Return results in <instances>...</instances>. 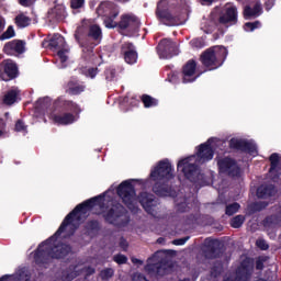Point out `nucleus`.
I'll return each instance as SVG.
<instances>
[{
  "mask_svg": "<svg viewBox=\"0 0 281 281\" xmlns=\"http://www.w3.org/2000/svg\"><path fill=\"white\" fill-rule=\"evenodd\" d=\"M104 196L105 194L102 193L90 198L78 204L69 214H67L55 234L38 245L33 257L35 265L43 267V265H49L52 260H65L74 249L71 245L60 243L53 247L52 243L58 240L60 235L65 234L69 225L74 227V222L80 223L82 218H87V214H89L93 207L97 205L101 209L104 207Z\"/></svg>",
  "mask_w": 281,
  "mask_h": 281,
  "instance_id": "1",
  "label": "nucleus"
},
{
  "mask_svg": "<svg viewBox=\"0 0 281 281\" xmlns=\"http://www.w3.org/2000/svg\"><path fill=\"white\" fill-rule=\"evenodd\" d=\"M213 143L214 138H209L205 143H202L196 147L194 156H189L178 162V170L182 172L184 179L191 183L205 186V173H201V169H199L198 164H207V161H212L214 159V147H212Z\"/></svg>",
  "mask_w": 281,
  "mask_h": 281,
  "instance_id": "2",
  "label": "nucleus"
},
{
  "mask_svg": "<svg viewBox=\"0 0 281 281\" xmlns=\"http://www.w3.org/2000/svg\"><path fill=\"white\" fill-rule=\"evenodd\" d=\"M135 181H139L136 179H128L122 181L116 188V194L121 199L122 203L130 210V212H139V206H137V201L140 203L143 210L147 214L155 216L156 207H157V198L155 194L149 193L148 191H142L137 195V191L135 190Z\"/></svg>",
  "mask_w": 281,
  "mask_h": 281,
  "instance_id": "3",
  "label": "nucleus"
},
{
  "mask_svg": "<svg viewBox=\"0 0 281 281\" xmlns=\"http://www.w3.org/2000/svg\"><path fill=\"white\" fill-rule=\"evenodd\" d=\"M175 168L168 159L160 160L155 169L150 172V179L155 181L151 190L156 196H177V191L172 188L175 179Z\"/></svg>",
  "mask_w": 281,
  "mask_h": 281,
  "instance_id": "4",
  "label": "nucleus"
},
{
  "mask_svg": "<svg viewBox=\"0 0 281 281\" xmlns=\"http://www.w3.org/2000/svg\"><path fill=\"white\" fill-rule=\"evenodd\" d=\"M75 40L82 47L85 60L91 63L95 58L93 49L102 43V27L98 24H91L89 27L78 26L75 31Z\"/></svg>",
  "mask_w": 281,
  "mask_h": 281,
  "instance_id": "5",
  "label": "nucleus"
},
{
  "mask_svg": "<svg viewBox=\"0 0 281 281\" xmlns=\"http://www.w3.org/2000/svg\"><path fill=\"white\" fill-rule=\"evenodd\" d=\"M155 15L162 25L168 27L186 23V13H183V8L180 5L179 0H160L157 3Z\"/></svg>",
  "mask_w": 281,
  "mask_h": 281,
  "instance_id": "6",
  "label": "nucleus"
},
{
  "mask_svg": "<svg viewBox=\"0 0 281 281\" xmlns=\"http://www.w3.org/2000/svg\"><path fill=\"white\" fill-rule=\"evenodd\" d=\"M227 54L228 52L224 46H212L203 50L200 55V63L205 68L204 74L223 67L225 60H227Z\"/></svg>",
  "mask_w": 281,
  "mask_h": 281,
  "instance_id": "7",
  "label": "nucleus"
},
{
  "mask_svg": "<svg viewBox=\"0 0 281 281\" xmlns=\"http://www.w3.org/2000/svg\"><path fill=\"white\" fill-rule=\"evenodd\" d=\"M97 216L102 215L103 221L108 225L114 227H126L131 223V216L126 214V209L120 202L112 203V206L108 211L95 213Z\"/></svg>",
  "mask_w": 281,
  "mask_h": 281,
  "instance_id": "8",
  "label": "nucleus"
},
{
  "mask_svg": "<svg viewBox=\"0 0 281 281\" xmlns=\"http://www.w3.org/2000/svg\"><path fill=\"white\" fill-rule=\"evenodd\" d=\"M98 16L103 18V25L108 30H115V20L120 16V8L111 1H103L97 8Z\"/></svg>",
  "mask_w": 281,
  "mask_h": 281,
  "instance_id": "9",
  "label": "nucleus"
},
{
  "mask_svg": "<svg viewBox=\"0 0 281 281\" xmlns=\"http://www.w3.org/2000/svg\"><path fill=\"white\" fill-rule=\"evenodd\" d=\"M254 276V258L246 257L235 270V278L228 277L224 281H249Z\"/></svg>",
  "mask_w": 281,
  "mask_h": 281,
  "instance_id": "10",
  "label": "nucleus"
},
{
  "mask_svg": "<svg viewBox=\"0 0 281 281\" xmlns=\"http://www.w3.org/2000/svg\"><path fill=\"white\" fill-rule=\"evenodd\" d=\"M203 254L209 260H216V258H222L225 254V248L221 240L206 238L204 240Z\"/></svg>",
  "mask_w": 281,
  "mask_h": 281,
  "instance_id": "11",
  "label": "nucleus"
},
{
  "mask_svg": "<svg viewBox=\"0 0 281 281\" xmlns=\"http://www.w3.org/2000/svg\"><path fill=\"white\" fill-rule=\"evenodd\" d=\"M155 258H157V254L153 255L147 259L145 271L150 276H166L168 273V270L170 269V263H168L166 259L157 261L155 260Z\"/></svg>",
  "mask_w": 281,
  "mask_h": 281,
  "instance_id": "12",
  "label": "nucleus"
},
{
  "mask_svg": "<svg viewBox=\"0 0 281 281\" xmlns=\"http://www.w3.org/2000/svg\"><path fill=\"white\" fill-rule=\"evenodd\" d=\"M217 168L222 175H227L228 177H240V167L236 159L232 157L217 159Z\"/></svg>",
  "mask_w": 281,
  "mask_h": 281,
  "instance_id": "13",
  "label": "nucleus"
},
{
  "mask_svg": "<svg viewBox=\"0 0 281 281\" xmlns=\"http://www.w3.org/2000/svg\"><path fill=\"white\" fill-rule=\"evenodd\" d=\"M157 54L160 58H172L175 56H179V48L177 47V43H175L170 38H162L157 47Z\"/></svg>",
  "mask_w": 281,
  "mask_h": 281,
  "instance_id": "14",
  "label": "nucleus"
},
{
  "mask_svg": "<svg viewBox=\"0 0 281 281\" xmlns=\"http://www.w3.org/2000/svg\"><path fill=\"white\" fill-rule=\"evenodd\" d=\"M205 71L196 69V60L189 59L182 67V82L188 85L190 82H195L198 78H201Z\"/></svg>",
  "mask_w": 281,
  "mask_h": 281,
  "instance_id": "15",
  "label": "nucleus"
},
{
  "mask_svg": "<svg viewBox=\"0 0 281 281\" xmlns=\"http://www.w3.org/2000/svg\"><path fill=\"white\" fill-rule=\"evenodd\" d=\"M142 22L135 14L126 13L121 15L119 22L115 21V27L119 30H127L128 32H137Z\"/></svg>",
  "mask_w": 281,
  "mask_h": 281,
  "instance_id": "16",
  "label": "nucleus"
},
{
  "mask_svg": "<svg viewBox=\"0 0 281 281\" xmlns=\"http://www.w3.org/2000/svg\"><path fill=\"white\" fill-rule=\"evenodd\" d=\"M228 146L233 150H240V153H247L248 155L258 154V147H256V144L249 140L231 138V140L228 142Z\"/></svg>",
  "mask_w": 281,
  "mask_h": 281,
  "instance_id": "17",
  "label": "nucleus"
},
{
  "mask_svg": "<svg viewBox=\"0 0 281 281\" xmlns=\"http://www.w3.org/2000/svg\"><path fill=\"white\" fill-rule=\"evenodd\" d=\"M218 23L224 27L236 25L238 23V8L236 5L226 8L225 12L220 15Z\"/></svg>",
  "mask_w": 281,
  "mask_h": 281,
  "instance_id": "18",
  "label": "nucleus"
},
{
  "mask_svg": "<svg viewBox=\"0 0 281 281\" xmlns=\"http://www.w3.org/2000/svg\"><path fill=\"white\" fill-rule=\"evenodd\" d=\"M19 76V66H16L12 60H7L2 66H0V78L4 82L14 80Z\"/></svg>",
  "mask_w": 281,
  "mask_h": 281,
  "instance_id": "19",
  "label": "nucleus"
},
{
  "mask_svg": "<svg viewBox=\"0 0 281 281\" xmlns=\"http://www.w3.org/2000/svg\"><path fill=\"white\" fill-rule=\"evenodd\" d=\"M121 54L124 56L125 63L127 65H135L137 63V50L135 49V45L131 42H125L121 46Z\"/></svg>",
  "mask_w": 281,
  "mask_h": 281,
  "instance_id": "20",
  "label": "nucleus"
},
{
  "mask_svg": "<svg viewBox=\"0 0 281 281\" xmlns=\"http://www.w3.org/2000/svg\"><path fill=\"white\" fill-rule=\"evenodd\" d=\"M4 54L8 56H14L15 54L25 53V42L22 40H13L8 42L3 47Z\"/></svg>",
  "mask_w": 281,
  "mask_h": 281,
  "instance_id": "21",
  "label": "nucleus"
},
{
  "mask_svg": "<svg viewBox=\"0 0 281 281\" xmlns=\"http://www.w3.org/2000/svg\"><path fill=\"white\" fill-rule=\"evenodd\" d=\"M55 109H63V111H70V113H80V105L78 103L66 100L65 97H58L54 102Z\"/></svg>",
  "mask_w": 281,
  "mask_h": 281,
  "instance_id": "22",
  "label": "nucleus"
},
{
  "mask_svg": "<svg viewBox=\"0 0 281 281\" xmlns=\"http://www.w3.org/2000/svg\"><path fill=\"white\" fill-rule=\"evenodd\" d=\"M270 169L269 175L273 180L280 179V155L278 153H273L269 157Z\"/></svg>",
  "mask_w": 281,
  "mask_h": 281,
  "instance_id": "23",
  "label": "nucleus"
},
{
  "mask_svg": "<svg viewBox=\"0 0 281 281\" xmlns=\"http://www.w3.org/2000/svg\"><path fill=\"white\" fill-rule=\"evenodd\" d=\"M53 121L59 126H69V124H74L76 122V115H74L71 112L55 114L53 115Z\"/></svg>",
  "mask_w": 281,
  "mask_h": 281,
  "instance_id": "24",
  "label": "nucleus"
},
{
  "mask_svg": "<svg viewBox=\"0 0 281 281\" xmlns=\"http://www.w3.org/2000/svg\"><path fill=\"white\" fill-rule=\"evenodd\" d=\"M85 89H87V87L80 83V81L70 79L67 83L66 93H68V95H80V93L85 92Z\"/></svg>",
  "mask_w": 281,
  "mask_h": 281,
  "instance_id": "25",
  "label": "nucleus"
},
{
  "mask_svg": "<svg viewBox=\"0 0 281 281\" xmlns=\"http://www.w3.org/2000/svg\"><path fill=\"white\" fill-rule=\"evenodd\" d=\"M276 194V186L273 184H261L257 189L258 199H269Z\"/></svg>",
  "mask_w": 281,
  "mask_h": 281,
  "instance_id": "26",
  "label": "nucleus"
},
{
  "mask_svg": "<svg viewBox=\"0 0 281 281\" xmlns=\"http://www.w3.org/2000/svg\"><path fill=\"white\" fill-rule=\"evenodd\" d=\"M259 14H262V5L256 3L254 8L246 5L244 9L245 19H256Z\"/></svg>",
  "mask_w": 281,
  "mask_h": 281,
  "instance_id": "27",
  "label": "nucleus"
},
{
  "mask_svg": "<svg viewBox=\"0 0 281 281\" xmlns=\"http://www.w3.org/2000/svg\"><path fill=\"white\" fill-rule=\"evenodd\" d=\"M48 49H60L65 47V37L60 34H54L52 38L47 42Z\"/></svg>",
  "mask_w": 281,
  "mask_h": 281,
  "instance_id": "28",
  "label": "nucleus"
},
{
  "mask_svg": "<svg viewBox=\"0 0 281 281\" xmlns=\"http://www.w3.org/2000/svg\"><path fill=\"white\" fill-rule=\"evenodd\" d=\"M265 227H281V213L272 214L263 220Z\"/></svg>",
  "mask_w": 281,
  "mask_h": 281,
  "instance_id": "29",
  "label": "nucleus"
},
{
  "mask_svg": "<svg viewBox=\"0 0 281 281\" xmlns=\"http://www.w3.org/2000/svg\"><path fill=\"white\" fill-rule=\"evenodd\" d=\"M85 228L88 236H91V234H98L101 229L100 222L98 220H90L87 222Z\"/></svg>",
  "mask_w": 281,
  "mask_h": 281,
  "instance_id": "30",
  "label": "nucleus"
},
{
  "mask_svg": "<svg viewBox=\"0 0 281 281\" xmlns=\"http://www.w3.org/2000/svg\"><path fill=\"white\" fill-rule=\"evenodd\" d=\"M16 98H19V91L9 90L3 97V104L7 106H12V104L16 102Z\"/></svg>",
  "mask_w": 281,
  "mask_h": 281,
  "instance_id": "31",
  "label": "nucleus"
},
{
  "mask_svg": "<svg viewBox=\"0 0 281 281\" xmlns=\"http://www.w3.org/2000/svg\"><path fill=\"white\" fill-rule=\"evenodd\" d=\"M140 100L145 106V109H150L153 106H157V104H159V101L153 97H150L149 94H143L140 97Z\"/></svg>",
  "mask_w": 281,
  "mask_h": 281,
  "instance_id": "32",
  "label": "nucleus"
},
{
  "mask_svg": "<svg viewBox=\"0 0 281 281\" xmlns=\"http://www.w3.org/2000/svg\"><path fill=\"white\" fill-rule=\"evenodd\" d=\"M31 21L32 20L30 19V16H26L23 13H20L15 16V25L18 27H27V25H30Z\"/></svg>",
  "mask_w": 281,
  "mask_h": 281,
  "instance_id": "33",
  "label": "nucleus"
},
{
  "mask_svg": "<svg viewBox=\"0 0 281 281\" xmlns=\"http://www.w3.org/2000/svg\"><path fill=\"white\" fill-rule=\"evenodd\" d=\"M76 266L71 268H69V270H66L61 273V280L63 281H72L76 280V278H78V272L75 270Z\"/></svg>",
  "mask_w": 281,
  "mask_h": 281,
  "instance_id": "34",
  "label": "nucleus"
},
{
  "mask_svg": "<svg viewBox=\"0 0 281 281\" xmlns=\"http://www.w3.org/2000/svg\"><path fill=\"white\" fill-rule=\"evenodd\" d=\"M245 223V215H236L231 220V227L234 229H240Z\"/></svg>",
  "mask_w": 281,
  "mask_h": 281,
  "instance_id": "35",
  "label": "nucleus"
},
{
  "mask_svg": "<svg viewBox=\"0 0 281 281\" xmlns=\"http://www.w3.org/2000/svg\"><path fill=\"white\" fill-rule=\"evenodd\" d=\"M102 281H109L115 276V270L113 268H105L99 273Z\"/></svg>",
  "mask_w": 281,
  "mask_h": 281,
  "instance_id": "36",
  "label": "nucleus"
},
{
  "mask_svg": "<svg viewBox=\"0 0 281 281\" xmlns=\"http://www.w3.org/2000/svg\"><path fill=\"white\" fill-rule=\"evenodd\" d=\"M238 210H240V204L238 202H234L232 204L226 205L225 214L226 216H234V214H236Z\"/></svg>",
  "mask_w": 281,
  "mask_h": 281,
  "instance_id": "37",
  "label": "nucleus"
},
{
  "mask_svg": "<svg viewBox=\"0 0 281 281\" xmlns=\"http://www.w3.org/2000/svg\"><path fill=\"white\" fill-rule=\"evenodd\" d=\"M16 33L14 32V26H8L7 31L0 36V41H8V38H14Z\"/></svg>",
  "mask_w": 281,
  "mask_h": 281,
  "instance_id": "38",
  "label": "nucleus"
},
{
  "mask_svg": "<svg viewBox=\"0 0 281 281\" xmlns=\"http://www.w3.org/2000/svg\"><path fill=\"white\" fill-rule=\"evenodd\" d=\"M115 75H116L115 68L113 67L105 68L104 76L108 82H113V80H115Z\"/></svg>",
  "mask_w": 281,
  "mask_h": 281,
  "instance_id": "39",
  "label": "nucleus"
},
{
  "mask_svg": "<svg viewBox=\"0 0 281 281\" xmlns=\"http://www.w3.org/2000/svg\"><path fill=\"white\" fill-rule=\"evenodd\" d=\"M36 109H41L42 111H45L50 105L49 98H42L36 101Z\"/></svg>",
  "mask_w": 281,
  "mask_h": 281,
  "instance_id": "40",
  "label": "nucleus"
},
{
  "mask_svg": "<svg viewBox=\"0 0 281 281\" xmlns=\"http://www.w3.org/2000/svg\"><path fill=\"white\" fill-rule=\"evenodd\" d=\"M14 131L16 133H27V125H25V122H23V120L19 119L15 122Z\"/></svg>",
  "mask_w": 281,
  "mask_h": 281,
  "instance_id": "41",
  "label": "nucleus"
},
{
  "mask_svg": "<svg viewBox=\"0 0 281 281\" xmlns=\"http://www.w3.org/2000/svg\"><path fill=\"white\" fill-rule=\"evenodd\" d=\"M258 27H260V21L246 22L244 24V30L246 32H254L255 30H258Z\"/></svg>",
  "mask_w": 281,
  "mask_h": 281,
  "instance_id": "42",
  "label": "nucleus"
},
{
  "mask_svg": "<svg viewBox=\"0 0 281 281\" xmlns=\"http://www.w3.org/2000/svg\"><path fill=\"white\" fill-rule=\"evenodd\" d=\"M113 261L116 262V265H126V262H128V257H126V255L117 254L113 257Z\"/></svg>",
  "mask_w": 281,
  "mask_h": 281,
  "instance_id": "43",
  "label": "nucleus"
},
{
  "mask_svg": "<svg viewBox=\"0 0 281 281\" xmlns=\"http://www.w3.org/2000/svg\"><path fill=\"white\" fill-rule=\"evenodd\" d=\"M98 74H100V69H98V67H90L86 70V77L87 78H95V76H98Z\"/></svg>",
  "mask_w": 281,
  "mask_h": 281,
  "instance_id": "44",
  "label": "nucleus"
},
{
  "mask_svg": "<svg viewBox=\"0 0 281 281\" xmlns=\"http://www.w3.org/2000/svg\"><path fill=\"white\" fill-rule=\"evenodd\" d=\"M258 212H260V211H258V206H256L255 202L247 205L246 214L248 216H254V214H256Z\"/></svg>",
  "mask_w": 281,
  "mask_h": 281,
  "instance_id": "45",
  "label": "nucleus"
},
{
  "mask_svg": "<svg viewBox=\"0 0 281 281\" xmlns=\"http://www.w3.org/2000/svg\"><path fill=\"white\" fill-rule=\"evenodd\" d=\"M85 5V0H70V8L72 10H80Z\"/></svg>",
  "mask_w": 281,
  "mask_h": 281,
  "instance_id": "46",
  "label": "nucleus"
},
{
  "mask_svg": "<svg viewBox=\"0 0 281 281\" xmlns=\"http://www.w3.org/2000/svg\"><path fill=\"white\" fill-rule=\"evenodd\" d=\"M265 262H267V258L266 257H259L256 260V269H257V271H262V269H265Z\"/></svg>",
  "mask_w": 281,
  "mask_h": 281,
  "instance_id": "47",
  "label": "nucleus"
},
{
  "mask_svg": "<svg viewBox=\"0 0 281 281\" xmlns=\"http://www.w3.org/2000/svg\"><path fill=\"white\" fill-rule=\"evenodd\" d=\"M256 246L261 249V251H267L269 249V244L265 239H257Z\"/></svg>",
  "mask_w": 281,
  "mask_h": 281,
  "instance_id": "48",
  "label": "nucleus"
},
{
  "mask_svg": "<svg viewBox=\"0 0 281 281\" xmlns=\"http://www.w3.org/2000/svg\"><path fill=\"white\" fill-rule=\"evenodd\" d=\"M189 240H190V236L178 238V239H173L172 240V245L182 246V245H184Z\"/></svg>",
  "mask_w": 281,
  "mask_h": 281,
  "instance_id": "49",
  "label": "nucleus"
},
{
  "mask_svg": "<svg viewBox=\"0 0 281 281\" xmlns=\"http://www.w3.org/2000/svg\"><path fill=\"white\" fill-rule=\"evenodd\" d=\"M57 56H58L60 63H67V60L69 58V57H67V54L63 49L57 52Z\"/></svg>",
  "mask_w": 281,
  "mask_h": 281,
  "instance_id": "50",
  "label": "nucleus"
},
{
  "mask_svg": "<svg viewBox=\"0 0 281 281\" xmlns=\"http://www.w3.org/2000/svg\"><path fill=\"white\" fill-rule=\"evenodd\" d=\"M119 247H121V249H123V251H126V249H128V241L124 237H121Z\"/></svg>",
  "mask_w": 281,
  "mask_h": 281,
  "instance_id": "51",
  "label": "nucleus"
},
{
  "mask_svg": "<svg viewBox=\"0 0 281 281\" xmlns=\"http://www.w3.org/2000/svg\"><path fill=\"white\" fill-rule=\"evenodd\" d=\"M36 0H19L20 5L23 8H30V5H34Z\"/></svg>",
  "mask_w": 281,
  "mask_h": 281,
  "instance_id": "52",
  "label": "nucleus"
},
{
  "mask_svg": "<svg viewBox=\"0 0 281 281\" xmlns=\"http://www.w3.org/2000/svg\"><path fill=\"white\" fill-rule=\"evenodd\" d=\"M86 278H90V276H93L95 273V268L88 266L85 268Z\"/></svg>",
  "mask_w": 281,
  "mask_h": 281,
  "instance_id": "53",
  "label": "nucleus"
},
{
  "mask_svg": "<svg viewBox=\"0 0 281 281\" xmlns=\"http://www.w3.org/2000/svg\"><path fill=\"white\" fill-rule=\"evenodd\" d=\"M259 212H262L269 204L266 202H254Z\"/></svg>",
  "mask_w": 281,
  "mask_h": 281,
  "instance_id": "54",
  "label": "nucleus"
},
{
  "mask_svg": "<svg viewBox=\"0 0 281 281\" xmlns=\"http://www.w3.org/2000/svg\"><path fill=\"white\" fill-rule=\"evenodd\" d=\"M202 44H203V42H201V40H199V38H194L191 41L192 47H203Z\"/></svg>",
  "mask_w": 281,
  "mask_h": 281,
  "instance_id": "55",
  "label": "nucleus"
},
{
  "mask_svg": "<svg viewBox=\"0 0 281 281\" xmlns=\"http://www.w3.org/2000/svg\"><path fill=\"white\" fill-rule=\"evenodd\" d=\"M211 276H213L214 278H217L218 276H221V272L217 271L216 267H213L211 269Z\"/></svg>",
  "mask_w": 281,
  "mask_h": 281,
  "instance_id": "56",
  "label": "nucleus"
},
{
  "mask_svg": "<svg viewBox=\"0 0 281 281\" xmlns=\"http://www.w3.org/2000/svg\"><path fill=\"white\" fill-rule=\"evenodd\" d=\"M3 30H5V21L0 16V32H3Z\"/></svg>",
  "mask_w": 281,
  "mask_h": 281,
  "instance_id": "57",
  "label": "nucleus"
},
{
  "mask_svg": "<svg viewBox=\"0 0 281 281\" xmlns=\"http://www.w3.org/2000/svg\"><path fill=\"white\" fill-rule=\"evenodd\" d=\"M265 5H266V10H271V8H273V1L268 0V1L265 3Z\"/></svg>",
  "mask_w": 281,
  "mask_h": 281,
  "instance_id": "58",
  "label": "nucleus"
},
{
  "mask_svg": "<svg viewBox=\"0 0 281 281\" xmlns=\"http://www.w3.org/2000/svg\"><path fill=\"white\" fill-rule=\"evenodd\" d=\"M10 278H12V274H3V276L0 278V281H10Z\"/></svg>",
  "mask_w": 281,
  "mask_h": 281,
  "instance_id": "59",
  "label": "nucleus"
},
{
  "mask_svg": "<svg viewBox=\"0 0 281 281\" xmlns=\"http://www.w3.org/2000/svg\"><path fill=\"white\" fill-rule=\"evenodd\" d=\"M132 262L134 265H144V261H142V259H137V258H132Z\"/></svg>",
  "mask_w": 281,
  "mask_h": 281,
  "instance_id": "60",
  "label": "nucleus"
},
{
  "mask_svg": "<svg viewBox=\"0 0 281 281\" xmlns=\"http://www.w3.org/2000/svg\"><path fill=\"white\" fill-rule=\"evenodd\" d=\"M0 128L2 131L5 128V121H3V119H0Z\"/></svg>",
  "mask_w": 281,
  "mask_h": 281,
  "instance_id": "61",
  "label": "nucleus"
},
{
  "mask_svg": "<svg viewBox=\"0 0 281 281\" xmlns=\"http://www.w3.org/2000/svg\"><path fill=\"white\" fill-rule=\"evenodd\" d=\"M204 3H214V0H202Z\"/></svg>",
  "mask_w": 281,
  "mask_h": 281,
  "instance_id": "62",
  "label": "nucleus"
},
{
  "mask_svg": "<svg viewBox=\"0 0 281 281\" xmlns=\"http://www.w3.org/2000/svg\"><path fill=\"white\" fill-rule=\"evenodd\" d=\"M162 240H164V237H159V238L157 239V243L161 244Z\"/></svg>",
  "mask_w": 281,
  "mask_h": 281,
  "instance_id": "63",
  "label": "nucleus"
},
{
  "mask_svg": "<svg viewBox=\"0 0 281 281\" xmlns=\"http://www.w3.org/2000/svg\"><path fill=\"white\" fill-rule=\"evenodd\" d=\"M75 233H76V227H74L72 231L70 232V236H74Z\"/></svg>",
  "mask_w": 281,
  "mask_h": 281,
  "instance_id": "64",
  "label": "nucleus"
}]
</instances>
